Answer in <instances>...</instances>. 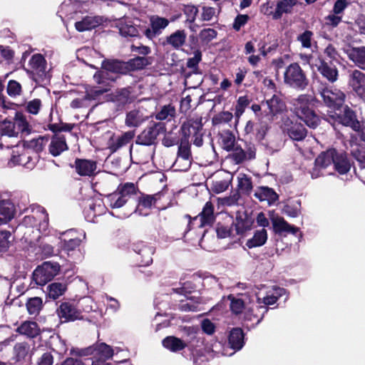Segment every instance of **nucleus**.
I'll use <instances>...</instances> for the list:
<instances>
[{
    "instance_id": "obj_1",
    "label": "nucleus",
    "mask_w": 365,
    "mask_h": 365,
    "mask_svg": "<svg viewBox=\"0 0 365 365\" xmlns=\"http://www.w3.org/2000/svg\"><path fill=\"white\" fill-rule=\"evenodd\" d=\"M230 300V309L232 314L235 315H241L245 321L257 320V324L259 323L263 318L264 312L267 309L264 306L250 305L247 302V296L245 294L235 296L230 294L227 297Z\"/></svg>"
},
{
    "instance_id": "obj_2",
    "label": "nucleus",
    "mask_w": 365,
    "mask_h": 365,
    "mask_svg": "<svg viewBox=\"0 0 365 365\" xmlns=\"http://www.w3.org/2000/svg\"><path fill=\"white\" fill-rule=\"evenodd\" d=\"M315 97L312 94H302L292 100L293 112L311 128H315L320 122L319 117L313 108L316 103Z\"/></svg>"
},
{
    "instance_id": "obj_3",
    "label": "nucleus",
    "mask_w": 365,
    "mask_h": 365,
    "mask_svg": "<svg viewBox=\"0 0 365 365\" xmlns=\"http://www.w3.org/2000/svg\"><path fill=\"white\" fill-rule=\"evenodd\" d=\"M31 215L24 217L19 228L32 229L31 232L35 235L31 240L38 239L40 233H44L48 227V217L45 209L40 205H32L30 207Z\"/></svg>"
},
{
    "instance_id": "obj_4",
    "label": "nucleus",
    "mask_w": 365,
    "mask_h": 365,
    "mask_svg": "<svg viewBox=\"0 0 365 365\" xmlns=\"http://www.w3.org/2000/svg\"><path fill=\"white\" fill-rule=\"evenodd\" d=\"M79 4L78 2L73 3L71 0L64 1L58 11V14L63 21H75V23H101L103 19L99 16L93 18L81 15V12L78 11Z\"/></svg>"
},
{
    "instance_id": "obj_5",
    "label": "nucleus",
    "mask_w": 365,
    "mask_h": 365,
    "mask_svg": "<svg viewBox=\"0 0 365 365\" xmlns=\"http://www.w3.org/2000/svg\"><path fill=\"white\" fill-rule=\"evenodd\" d=\"M30 126L23 115H16L13 121L4 120L0 121V134L9 137H17L19 133L28 135Z\"/></svg>"
},
{
    "instance_id": "obj_6",
    "label": "nucleus",
    "mask_w": 365,
    "mask_h": 365,
    "mask_svg": "<svg viewBox=\"0 0 365 365\" xmlns=\"http://www.w3.org/2000/svg\"><path fill=\"white\" fill-rule=\"evenodd\" d=\"M284 82L286 85L297 89L303 90L308 85L304 72L297 63L289 65L284 73Z\"/></svg>"
},
{
    "instance_id": "obj_7",
    "label": "nucleus",
    "mask_w": 365,
    "mask_h": 365,
    "mask_svg": "<svg viewBox=\"0 0 365 365\" xmlns=\"http://www.w3.org/2000/svg\"><path fill=\"white\" fill-rule=\"evenodd\" d=\"M135 192L136 187L133 183L126 182L123 185H120L114 192L107 196V202L111 208H120Z\"/></svg>"
},
{
    "instance_id": "obj_8",
    "label": "nucleus",
    "mask_w": 365,
    "mask_h": 365,
    "mask_svg": "<svg viewBox=\"0 0 365 365\" xmlns=\"http://www.w3.org/2000/svg\"><path fill=\"white\" fill-rule=\"evenodd\" d=\"M59 269L60 267L57 263L46 262L34 270V280L37 284L43 286L57 275Z\"/></svg>"
},
{
    "instance_id": "obj_9",
    "label": "nucleus",
    "mask_w": 365,
    "mask_h": 365,
    "mask_svg": "<svg viewBox=\"0 0 365 365\" xmlns=\"http://www.w3.org/2000/svg\"><path fill=\"white\" fill-rule=\"evenodd\" d=\"M263 113L269 120H273L287 110L285 102L280 95L274 94L270 98L262 101Z\"/></svg>"
},
{
    "instance_id": "obj_10",
    "label": "nucleus",
    "mask_w": 365,
    "mask_h": 365,
    "mask_svg": "<svg viewBox=\"0 0 365 365\" xmlns=\"http://www.w3.org/2000/svg\"><path fill=\"white\" fill-rule=\"evenodd\" d=\"M320 95L324 104L335 110H339L341 107L345 100L344 93L337 88H324L320 91Z\"/></svg>"
},
{
    "instance_id": "obj_11",
    "label": "nucleus",
    "mask_w": 365,
    "mask_h": 365,
    "mask_svg": "<svg viewBox=\"0 0 365 365\" xmlns=\"http://www.w3.org/2000/svg\"><path fill=\"white\" fill-rule=\"evenodd\" d=\"M330 117L336 119L340 123L351 127L354 130H359L361 128L360 123L356 120L354 112L346 106L339 107L334 110V115Z\"/></svg>"
},
{
    "instance_id": "obj_12",
    "label": "nucleus",
    "mask_w": 365,
    "mask_h": 365,
    "mask_svg": "<svg viewBox=\"0 0 365 365\" xmlns=\"http://www.w3.org/2000/svg\"><path fill=\"white\" fill-rule=\"evenodd\" d=\"M349 149L352 156L359 162L360 170L356 175L365 183V147L358 143L357 139L351 136L349 140Z\"/></svg>"
},
{
    "instance_id": "obj_13",
    "label": "nucleus",
    "mask_w": 365,
    "mask_h": 365,
    "mask_svg": "<svg viewBox=\"0 0 365 365\" xmlns=\"http://www.w3.org/2000/svg\"><path fill=\"white\" fill-rule=\"evenodd\" d=\"M336 154L335 149H329L322 153L315 160V165L312 172V178H317L324 175L322 170L327 168L331 164L334 165V160Z\"/></svg>"
},
{
    "instance_id": "obj_14",
    "label": "nucleus",
    "mask_w": 365,
    "mask_h": 365,
    "mask_svg": "<svg viewBox=\"0 0 365 365\" xmlns=\"http://www.w3.org/2000/svg\"><path fill=\"white\" fill-rule=\"evenodd\" d=\"M191 162L190 146L187 142L182 141L178 148V158L174 166L179 170L186 171L190 167Z\"/></svg>"
},
{
    "instance_id": "obj_15",
    "label": "nucleus",
    "mask_w": 365,
    "mask_h": 365,
    "mask_svg": "<svg viewBox=\"0 0 365 365\" xmlns=\"http://www.w3.org/2000/svg\"><path fill=\"white\" fill-rule=\"evenodd\" d=\"M189 220V226L193 222H199V227L211 225L215 220L214 207L211 202H207L202 209V211L196 217L191 220L190 215H185Z\"/></svg>"
},
{
    "instance_id": "obj_16",
    "label": "nucleus",
    "mask_w": 365,
    "mask_h": 365,
    "mask_svg": "<svg viewBox=\"0 0 365 365\" xmlns=\"http://www.w3.org/2000/svg\"><path fill=\"white\" fill-rule=\"evenodd\" d=\"M349 86L363 101H365V73L354 70L349 76Z\"/></svg>"
},
{
    "instance_id": "obj_17",
    "label": "nucleus",
    "mask_w": 365,
    "mask_h": 365,
    "mask_svg": "<svg viewBox=\"0 0 365 365\" xmlns=\"http://www.w3.org/2000/svg\"><path fill=\"white\" fill-rule=\"evenodd\" d=\"M102 68L106 71H98L95 73L93 78L98 84H104L105 78L108 75V71L113 73H119L121 71L123 65L120 61L116 60H107L102 63Z\"/></svg>"
},
{
    "instance_id": "obj_18",
    "label": "nucleus",
    "mask_w": 365,
    "mask_h": 365,
    "mask_svg": "<svg viewBox=\"0 0 365 365\" xmlns=\"http://www.w3.org/2000/svg\"><path fill=\"white\" fill-rule=\"evenodd\" d=\"M135 136L133 131H127L119 135H112L108 142V148L112 152L128 145Z\"/></svg>"
},
{
    "instance_id": "obj_19",
    "label": "nucleus",
    "mask_w": 365,
    "mask_h": 365,
    "mask_svg": "<svg viewBox=\"0 0 365 365\" xmlns=\"http://www.w3.org/2000/svg\"><path fill=\"white\" fill-rule=\"evenodd\" d=\"M160 124H155L153 126L145 128L137 138L136 143L143 145H151L155 144L157 137L162 128Z\"/></svg>"
},
{
    "instance_id": "obj_20",
    "label": "nucleus",
    "mask_w": 365,
    "mask_h": 365,
    "mask_svg": "<svg viewBox=\"0 0 365 365\" xmlns=\"http://www.w3.org/2000/svg\"><path fill=\"white\" fill-rule=\"evenodd\" d=\"M134 251L138 255L140 263L142 266H148L153 262V255L155 252L153 247L148 246L143 242L135 245Z\"/></svg>"
},
{
    "instance_id": "obj_21",
    "label": "nucleus",
    "mask_w": 365,
    "mask_h": 365,
    "mask_svg": "<svg viewBox=\"0 0 365 365\" xmlns=\"http://www.w3.org/2000/svg\"><path fill=\"white\" fill-rule=\"evenodd\" d=\"M76 173L81 176H93L97 173L96 162L86 159H76L75 161Z\"/></svg>"
},
{
    "instance_id": "obj_22",
    "label": "nucleus",
    "mask_w": 365,
    "mask_h": 365,
    "mask_svg": "<svg viewBox=\"0 0 365 365\" xmlns=\"http://www.w3.org/2000/svg\"><path fill=\"white\" fill-rule=\"evenodd\" d=\"M314 66L317 67L319 72L329 81L334 83L337 80L338 71L336 68L329 65L328 63L325 62L324 59L319 58L316 61Z\"/></svg>"
},
{
    "instance_id": "obj_23",
    "label": "nucleus",
    "mask_w": 365,
    "mask_h": 365,
    "mask_svg": "<svg viewBox=\"0 0 365 365\" xmlns=\"http://www.w3.org/2000/svg\"><path fill=\"white\" fill-rule=\"evenodd\" d=\"M344 52L354 64L362 70H365V47H348Z\"/></svg>"
},
{
    "instance_id": "obj_24",
    "label": "nucleus",
    "mask_w": 365,
    "mask_h": 365,
    "mask_svg": "<svg viewBox=\"0 0 365 365\" xmlns=\"http://www.w3.org/2000/svg\"><path fill=\"white\" fill-rule=\"evenodd\" d=\"M148 118V116L144 109H134L127 113L125 123L130 128L138 127Z\"/></svg>"
},
{
    "instance_id": "obj_25",
    "label": "nucleus",
    "mask_w": 365,
    "mask_h": 365,
    "mask_svg": "<svg viewBox=\"0 0 365 365\" xmlns=\"http://www.w3.org/2000/svg\"><path fill=\"white\" fill-rule=\"evenodd\" d=\"M57 313L61 319L65 321H73L80 318V312L71 303L63 302L57 309Z\"/></svg>"
},
{
    "instance_id": "obj_26",
    "label": "nucleus",
    "mask_w": 365,
    "mask_h": 365,
    "mask_svg": "<svg viewBox=\"0 0 365 365\" xmlns=\"http://www.w3.org/2000/svg\"><path fill=\"white\" fill-rule=\"evenodd\" d=\"M9 164L10 165H21L27 168H31L35 162H33V158L30 155L29 150H24L22 153L13 150Z\"/></svg>"
},
{
    "instance_id": "obj_27",
    "label": "nucleus",
    "mask_w": 365,
    "mask_h": 365,
    "mask_svg": "<svg viewBox=\"0 0 365 365\" xmlns=\"http://www.w3.org/2000/svg\"><path fill=\"white\" fill-rule=\"evenodd\" d=\"M29 65L36 75L41 78L46 76V62L41 54H34L29 60Z\"/></svg>"
},
{
    "instance_id": "obj_28",
    "label": "nucleus",
    "mask_w": 365,
    "mask_h": 365,
    "mask_svg": "<svg viewBox=\"0 0 365 365\" xmlns=\"http://www.w3.org/2000/svg\"><path fill=\"white\" fill-rule=\"evenodd\" d=\"M63 235L65 238L61 242V247L69 254L79 247L81 240L76 237V231L73 230L66 232Z\"/></svg>"
},
{
    "instance_id": "obj_29",
    "label": "nucleus",
    "mask_w": 365,
    "mask_h": 365,
    "mask_svg": "<svg viewBox=\"0 0 365 365\" xmlns=\"http://www.w3.org/2000/svg\"><path fill=\"white\" fill-rule=\"evenodd\" d=\"M271 220L274 230L276 233H292L295 235L299 231L298 227L289 225L282 217L273 216Z\"/></svg>"
},
{
    "instance_id": "obj_30",
    "label": "nucleus",
    "mask_w": 365,
    "mask_h": 365,
    "mask_svg": "<svg viewBox=\"0 0 365 365\" xmlns=\"http://www.w3.org/2000/svg\"><path fill=\"white\" fill-rule=\"evenodd\" d=\"M68 149L66 138L63 135L56 134L51 138L49 152L53 156H58Z\"/></svg>"
},
{
    "instance_id": "obj_31",
    "label": "nucleus",
    "mask_w": 365,
    "mask_h": 365,
    "mask_svg": "<svg viewBox=\"0 0 365 365\" xmlns=\"http://www.w3.org/2000/svg\"><path fill=\"white\" fill-rule=\"evenodd\" d=\"M14 205L9 200L0 201V225L9 222L14 216Z\"/></svg>"
},
{
    "instance_id": "obj_32",
    "label": "nucleus",
    "mask_w": 365,
    "mask_h": 365,
    "mask_svg": "<svg viewBox=\"0 0 365 365\" xmlns=\"http://www.w3.org/2000/svg\"><path fill=\"white\" fill-rule=\"evenodd\" d=\"M252 224L253 220L250 217L246 214H240L236 217L233 226L238 235H242L251 229Z\"/></svg>"
},
{
    "instance_id": "obj_33",
    "label": "nucleus",
    "mask_w": 365,
    "mask_h": 365,
    "mask_svg": "<svg viewBox=\"0 0 365 365\" xmlns=\"http://www.w3.org/2000/svg\"><path fill=\"white\" fill-rule=\"evenodd\" d=\"M255 196L260 201H267L269 204H272L277 200L278 195L275 191L268 187H259L255 192Z\"/></svg>"
},
{
    "instance_id": "obj_34",
    "label": "nucleus",
    "mask_w": 365,
    "mask_h": 365,
    "mask_svg": "<svg viewBox=\"0 0 365 365\" xmlns=\"http://www.w3.org/2000/svg\"><path fill=\"white\" fill-rule=\"evenodd\" d=\"M285 294V289L281 287H273L272 290L269 291L267 296L262 299L258 297L257 303L259 304H264L265 305H272L277 299ZM261 305H259V307Z\"/></svg>"
},
{
    "instance_id": "obj_35",
    "label": "nucleus",
    "mask_w": 365,
    "mask_h": 365,
    "mask_svg": "<svg viewBox=\"0 0 365 365\" xmlns=\"http://www.w3.org/2000/svg\"><path fill=\"white\" fill-rule=\"evenodd\" d=\"M105 212L106 207L101 199L93 200L86 210V218L88 221H93L96 216L101 215Z\"/></svg>"
},
{
    "instance_id": "obj_36",
    "label": "nucleus",
    "mask_w": 365,
    "mask_h": 365,
    "mask_svg": "<svg viewBox=\"0 0 365 365\" xmlns=\"http://www.w3.org/2000/svg\"><path fill=\"white\" fill-rule=\"evenodd\" d=\"M229 344L235 350H240L244 344L243 331L240 328L232 329L229 335Z\"/></svg>"
},
{
    "instance_id": "obj_37",
    "label": "nucleus",
    "mask_w": 365,
    "mask_h": 365,
    "mask_svg": "<svg viewBox=\"0 0 365 365\" xmlns=\"http://www.w3.org/2000/svg\"><path fill=\"white\" fill-rule=\"evenodd\" d=\"M232 150V158L237 163H240L245 160H251L255 157V149L253 147H249L247 151L238 147H234Z\"/></svg>"
},
{
    "instance_id": "obj_38",
    "label": "nucleus",
    "mask_w": 365,
    "mask_h": 365,
    "mask_svg": "<svg viewBox=\"0 0 365 365\" xmlns=\"http://www.w3.org/2000/svg\"><path fill=\"white\" fill-rule=\"evenodd\" d=\"M17 331L21 334L34 338L39 334V328L36 322L26 321L17 328Z\"/></svg>"
},
{
    "instance_id": "obj_39",
    "label": "nucleus",
    "mask_w": 365,
    "mask_h": 365,
    "mask_svg": "<svg viewBox=\"0 0 365 365\" xmlns=\"http://www.w3.org/2000/svg\"><path fill=\"white\" fill-rule=\"evenodd\" d=\"M187 34L178 30L167 37L166 42L175 49H179L185 43Z\"/></svg>"
},
{
    "instance_id": "obj_40",
    "label": "nucleus",
    "mask_w": 365,
    "mask_h": 365,
    "mask_svg": "<svg viewBox=\"0 0 365 365\" xmlns=\"http://www.w3.org/2000/svg\"><path fill=\"white\" fill-rule=\"evenodd\" d=\"M334 168L341 175L346 173L350 170L351 164L345 154L336 153Z\"/></svg>"
},
{
    "instance_id": "obj_41",
    "label": "nucleus",
    "mask_w": 365,
    "mask_h": 365,
    "mask_svg": "<svg viewBox=\"0 0 365 365\" xmlns=\"http://www.w3.org/2000/svg\"><path fill=\"white\" fill-rule=\"evenodd\" d=\"M267 240V231L265 229L262 228V230L255 232L254 236L247 241L246 245L249 248L260 247L265 244Z\"/></svg>"
},
{
    "instance_id": "obj_42",
    "label": "nucleus",
    "mask_w": 365,
    "mask_h": 365,
    "mask_svg": "<svg viewBox=\"0 0 365 365\" xmlns=\"http://www.w3.org/2000/svg\"><path fill=\"white\" fill-rule=\"evenodd\" d=\"M93 354L102 359H110L113 355V349L105 343H100L92 347Z\"/></svg>"
},
{
    "instance_id": "obj_43",
    "label": "nucleus",
    "mask_w": 365,
    "mask_h": 365,
    "mask_svg": "<svg viewBox=\"0 0 365 365\" xmlns=\"http://www.w3.org/2000/svg\"><path fill=\"white\" fill-rule=\"evenodd\" d=\"M160 197L161 194L160 193H157L153 195H142V197L139 199L138 206L135 211H139L140 212L142 207L148 209L152 208L153 206L155 205L156 202L160 199Z\"/></svg>"
},
{
    "instance_id": "obj_44",
    "label": "nucleus",
    "mask_w": 365,
    "mask_h": 365,
    "mask_svg": "<svg viewBox=\"0 0 365 365\" xmlns=\"http://www.w3.org/2000/svg\"><path fill=\"white\" fill-rule=\"evenodd\" d=\"M163 344L166 349L172 351H178L182 350L187 346L184 341L175 336L166 337L165 339H163Z\"/></svg>"
},
{
    "instance_id": "obj_45",
    "label": "nucleus",
    "mask_w": 365,
    "mask_h": 365,
    "mask_svg": "<svg viewBox=\"0 0 365 365\" xmlns=\"http://www.w3.org/2000/svg\"><path fill=\"white\" fill-rule=\"evenodd\" d=\"M295 3L296 0H279L273 14V19H278L283 13L289 12Z\"/></svg>"
},
{
    "instance_id": "obj_46",
    "label": "nucleus",
    "mask_w": 365,
    "mask_h": 365,
    "mask_svg": "<svg viewBox=\"0 0 365 365\" xmlns=\"http://www.w3.org/2000/svg\"><path fill=\"white\" fill-rule=\"evenodd\" d=\"M289 136L294 140H302L307 135L306 128L300 123H295L287 130Z\"/></svg>"
},
{
    "instance_id": "obj_47",
    "label": "nucleus",
    "mask_w": 365,
    "mask_h": 365,
    "mask_svg": "<svg viewBox=\"0 0 365 365\" xmlns=\"http://www.w3.org/2000/svg\"><path fill=\"white\" fill-rule=\"evenodd\" d=\"M175 108L171 104L163 106L156 113L155 118L159 120H171L175 116Z\"/></svg>"
},
{
    "instance_id": "obj_48",
    "label": "nucleus",
    "mask_w": 365,
    "mask_h": 365,
    "mask_svg": "<svg viewBox=\"0 0 365 365\" xmlns=\"http://www.w3.org/2000/svg\"><path fill=\"white\" fill-rule=\"evenodd\" d=\"M187 128H189V133L192 132L195 133L193 143L197 147H200L202 145V135L199 133L200 130L202 129V125L199 123H195V125H190L189 123H184L182 126V129L185 130Z\"/></svg>"
},
{
    "instance_id": "obj_49",
    "label": "nucleus",
    "mask_w": 365,
    "mask_h": 365,
    "mask_svg": "<svg viewBox=\"0 0 365 365\" xmlns=\"http://www.w3.org/2000/svg\"><path fill=\"white\" fill-rule=\"evenodd\" d=\"M48 297L53 299H58L66 292V286L64 284L54 282L47 287Z\"/></svg>"
},
{
    "instance_id": "obj_50",
    "label": "nucleus",
    "mask_w": 365,
    "mask_h": 365,
    "mask_svg": "<svg viewBox=\"0 0 365 365\" xmlns=\"http://www.w3.org/2000/svg\"><path fill=\"white\" fill-rule=\"evenodd\" d=\"M239 189L245 192L249 193L252 189V180L250 177L244 173H239L237 175Z\"/></svg>"
},
{
    "instance_id": "obj_51",
    "label": "nucleus",
    "mask_w": 365,
    "mask_h": 365,
    "mask_svg": "<svg viewBox=\"0 0 365 365\" xmlns=\"http://www.w3.org/2000/svg\"><path fill=\"white\" fill-rule=\"evenodd\" d=\"M199 305V302L191 297L186 300H181L179 307L183 312H197L200 310Z\"/></svg>"
},
{
    "instance_id": "obj_52",
    "label": "nucleus",
    "mask_w": 365,
    "mask_h": 365,
    "mask_svg": "<svg viewBox=\"0 0 365 365\" xmlns=\"http://www.w3.org/2000/svg\"><path fill=\"white\" fill-rule=\"evenodd\" d=\"M349 1L347 0H337L334 6L333 11L334 15L332 16L331 20L332 23H338L341 20V17L338 16L348 6Z\"/></svg>"
},
{
    "instance_id": "obj_53",
    "label": "nucleus",
    "mask_w": 365,
    "mask_h": 365,
    "mask_svg": "<svg viewBox=\"0 0 365 365\" xmlns=\"http://www.w3.org/2000/svg\"><path fill=\"white\" fill-rule=\"evenodd\" d=\"M152 58L150 57L138 56L130 60V66L135 70L143 69L145 66L151 64Z\"/></svg>"
},
{
    "instance_id": "obj_54",
    "label": "nucleus",
    "mask_w": 365,
    "mask_h": 365,
    "mask_svg": "<svg viewBox=\"0 0 365 365\" xmlns=\"http://www.w3.org/2000/svg\"><path fill=\"white\" fill-rule=\"evenodd\" d=\"M42 307V299L40 297L31 298L26 303V307L30 314H37Z\"/></svg>"
},
{
    "instance_id": "obj_55",
    "label": "nucleus",
    "mask_w": 365,
    "mask_h": 365,
    "mask_svg": "<svg viewBox=\"0 0 365 365\" xmlns=\"http://www.w3.org/2000/svg\"><path fill=\"white\" fill-rule=\"evenodd\" d=\"M110 88L107 85H105L103 87L98 86L91 88L86 91V98L88 100H96L100 96L108 92Z\"/></svg>"
},
{
    "instance_id": "obj_56",
    "label": "nucleus",
    "mask_w": 365,
    "mask_h": 365,
    "mask_svg": "<svg viewBox=\"0 0 365 365\" xmlns=\"http://www.w3.org/2000/svg\"><path fill=\"white\" fill-rule=\"evenodd\" d=\"M117 27L120 35L124 37L138 36V30L133 24H118Z\"/></svg>"
},
{
    "instance_id": "obj_57",
    "label": "nucleus",
    "mask_w": 365,
    "mask_h": 365,
    "mask_svg": "<svg viewBox=\"0 0 365 365\" xmlns=\"http://www.w3.org/2000/svg\"><path fill=\"white\" fill-rule=\"evenodd\" d=\"M197 13V9L192 5H187L184 7L183 14L180 16H185V23H194L195 20V17Z\"/></svg>"
},
{
    "instance_id": "obj_58",
    "label": "nucleus",
    "mask_w": 365,
    "mask_h": 365,
    "mask_svg": "<svg viewBox=\"0 0 365 365\" xmlns=\"http://www.w3.org/2000/svg\"><path fill=\"white\" fill-rule=\"evenodd\" d=\"M250 104V100L247 96H240L235 106V114L236 117L240 118L245 112L246 107Z\"/></svg>"
},
{
    "instance_id": "obj_59",
    "label": "nucleus",
    "mask_w": 365,
    "mask_h": 365,
    "mask_svg": "<svg viewBox=\"0 0 365 365\" xmlns=\"http://www.w3.org/2000/svg\"><path fill=\"white\" fill-rule=\"evenodd\" d=\"M222 144L224 149L231 150L234 149L235 138L230 132L225 133L221 135Z\"/></svg>"
},
{
    "instance_id": "obj_60",
    "label": "nucleus",
    "mask_w": 365,
    "mask_h": 365,
    "mask_svg": "<svg viewBox=\"0 0 365 365\" xmlns=\"http://www.w3.org/2000/svg\"><path fill=\"white\" fill-rule=\"evenodd\" d=\"M29 351V346L26 343H19L14 346V353L18 360L24 359Z\"/></svg>"
},
{
    "instance_id": "obj_61",
    "label": "nucleus",
    "mask_w": 365,
    "mask_h": 365,
    "mask_svg": "<svg viewBox=\"0 0 365 365\" xmlns=\"http://www.w3.org/2000/svg\"><path fill=\"white\" fill-rule=\"evenodd\" d=\"M41 106V101L38 98H35L29 101L26 103V110L32 115H37L39 113Z\"/></svg>"
},
{
    "instance_id": "obj_62",
    "label": "nucleus",
    "mask_w": 365,
    "mask_h": 365,
    "mask_svg": "<svg viewBox=\"0 0 365 365\" xmlns=\"http://www.w3.org/2000/svg\"><path fill=\"white\" fill-rule=\"evenodd\" d=\"M21 93V84L14 80L9 81L7 86V93L11 97L19 96Z\"/></svg>"
},
{
    "instance_id": "obj_63",
    "label": "nucleus",
    "mask_w": 365,
    "mask_h": 365,
    "mask_svg": "<svg viewBox=\"0 0 365 365\" xmlns=\"http://www.w3.org/2000/svg\"><path fill=\"white\" fill-rule=\"evenodd\" d=\"M233 115L229 111H222L216 115L212 120L215 124L227 123L232 120Z\"/></svg>"
},
{
    "instance_id": "obj_64",
    "label": "nucleus",
    "mask_w": 365,
    "mask_h": 365,
    "mask_svg": "<svg viewBox=\"0 0 365 365\" xmlns=\"http://www.w3.org/2000/svg\"><path fill=\"white\" fill-rule=\"evenodd\" d=\"M11 237V232L9 231L0 232V252L6 251L9 245Z\"/></svg>"
}]
</instances>
